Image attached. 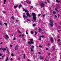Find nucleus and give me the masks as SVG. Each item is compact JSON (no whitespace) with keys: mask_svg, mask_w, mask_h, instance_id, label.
Returning <instances> with one entry per match:
<instances>
[{"mask_svg":"<svg viewBox=\"0 0 61 61\" xmlns=\"http://www.w3.org/2000/svg\"><path fill=\"white\" fill-rule=\"evenodd\" d=\"M23 11H24L25 12H27V13H26V14L27 16L29 17H31V15L30 14H29V13L28 12V10H26L24 8H23Z\"/></svg>","mask_w":61,"mask_h":61,"instance_id":"obj_1","label":"nucleus"},{"mask_svg":"<svg viewBox=\"0 0 61 61\" xmlns=\"http://www.w3.org/2000/svg\"><path fill=\"white\" fill-rule=\"evenodd\" d=\"M31 15H33V19L34 21H35L36 20V15L35 14V13H32Z\"/></svg>","mask_w":61,"mask_h":61,"instance_id":"obj_2","label":"nucleus"},{"mask_svg":"<svg viewBox=\"0 0 61 61\" xmlns=\"http://www.w3.org/2000/svg\"><path fill=\"white\" fill-rule=\"evenodd\" d=\"M30 41H29L28 42V44L29 45H30V46H31V44H34V42L33 41V40L32 39H30Z\"/></svg>","mask_w":61,"mask_h":61,"instance_id":"obj_3","label":"nucleus"},{"mask_svg":"<svg viewBox=\"0 0 61 61\" xmlns=\"http://www.w3.org/2000/svg\"><path fill=\"white\" fill-rule=\"evenodd\" d=\"M49 22L50 23V25L51 26V27H52V26H53V25H54V23H53V20H50Z\"/></svg>","mask_w":61,"mask_h":61,"instance_id":"obj_4","label":"nucleus"},{"mask_svg":"<svg viewBox=\"0 0 61 61\" xmlns=\"http://www.w3.org/2000/svg\"><path fill=\"white\" fill-rule=\"evenodd\" d=\"M56 8L55 9V10H56V11H57L58 12H59V11L58 10H57V9H59V7L56 6Z\"/></svg>","mask_w":61,"mask_h":61,"instance_id":"obj_5","label":"nucleus"},{"mask_svg":"<svg viewBox=\"0 0 61 61\" xmlns=\"http://www.w3.org/2000/svg\"><path fill=\"white\" fill-rule=\"evenodd\" d=\"M18 45L16 46L15 49V50H18Z\"/></svg>","mask_w":61,"mask_h":61,"instance_id":"obj_6","label":"nucleus"},{"mask_svg":"<svg viewBox=\"0 0 61 61\" xmlns=\"http://www.w3.org/2000/svg\"><path fill=\"white\" fill-rule=\"evenodd\" d=\"M40 5L41 7H44V6H45V4L43 3H41L40 4Z\"/></svg>","mask_w":61,"mask_h":61,"instance_id":"obj_7","label":"nucleus"},{"mask_svg":"<svg viewBox=\"0 0 61 61\" xmlns=\"http://www.w3.org/2000/svg\"><path fill=\"white\" fill-rule=\"evenodd\" d=\"M8 49V48L7 47L5 48H3L2 49V50H3V51H5L6 50H7Z\"/></svg>","mask_w":61,"mask_h":61,"instance_id":"obj_8","label":"nucleus"},{"mask_svg":"<svg viewBox=\"0 0 61 61\" xmlns=\"http://www.w3.org/2000/svg\"><path fill=\"white\" fill-rule=\"evenodd\" d=\"M8 38L9 37L8 36H7V35H6L5 36V38L6 39H8Z\"/></svg>","mask_w":61,"mask_h":61,"instance_id":"obj_9","label":"nucleus"},{"mask_svg":"<svg viewBox=\"0 0 61 61\" xmlns=\"http://www.w3.org/2000/svg\"><path fill=\"white\" fill-rule=\"evenodd\" d=\"M50 40L51 42H53V41H54V40H53V38H51V39H50Z\"/></svg>","mask_w":61,"mask_h":61,"instance_id":"obj_10","label":"nucleus"},{"mask_svg":"<svg viewBox=\"0 0 61 61\" xmlns=\"http://www.w3.org/2000/svg\"><path fill=\"white\" fill-rule=\"evenodd\" d=\"M23 17L24 18H26L27 17V16L25 15H23Z\"/></svg>","mask_w":61,"mask_h":61,"instance_id":"obj_11","label":"nucleus"},{"mask_svg":"<svg viewBox=\"0 0 61 61\" xmlns=\"http://www.w3.org/2000/svg\"><path fill=\"white\" fill-rule=\"evenodd\" d=\"M40 59H43V57L41 56L40 57Z\"/></svg>","mask_w":61,"mask_h":61,"instance_id":"obj_12","label":"nucleus"},{"mask_svg":"<svg viewBox=\"0 0 61 61\" xmlns=\"http://www.w3.org/2000/svg\"><path fill=\"white\" fill-rule=\"evenodd\" d=\"M41 30H41V28H39L38 30L39 31V32H40V31H41Z\"/></svg>","mask_w":61,"mask_h":61,"instance_id":"obj_13","label":"nucleus"},{"mask_svg":"<svg viewBox=\"0 0 61 61\" xmlns=\"http://www.w3.org/2000/svg\"><path fill=\"white\" fill-rule=\"evenodd\" d=\"M31 49H34V46H31Z\"/></svg>","mask_w":61,"mask_h":61,"instance_id":"obj_14","label":"nucleus"},{"mask_svg":"<svg viewBox=\"0 0 61 61\" xmlns=\"http://www.w3.org/2000/svg\"><path fill=\"white\" fill-rule=\"evenodd\" d=\"M0 25H1V26H2L3 24L2 23V22H0Z\"/></svg>","mask_w":61,"mask_h":61,"instance_id":"obj_15","label":"nucleus"},{"mask_svg":"<svg viewBox=\"0 0 61 61\" xmlns=\"http://www.w3.org/2000/svg\"><path fill=\"white\" fill-rule=\"evenodd\" d=\"M52 47L54 50H55V47L54 46H53V47Z\"/></svg>","mask_w":61,"mask_h":61,"instance_id":"obj_16","label":"nucleus"},{"mask_svg":"<svg viewBox=\"0 0 61 61\" xmlns=\"http://www.w3.org/2000/svg\"><path fill=\"white\" fill-rule=\"evenodd\" d=\"M4 24L5 25H6V26H7V23H4Z\"/></svg>","mask_w":61,"mask_h":61,"instance_id":"obj_17","label":"nucleus"},{"mask_svg":"<svg viewBox=\"0 0 61 61\" xmlns=\"http://www.w3.org/2000/svg\"><path fill=\"white\" fill-rule=\"evenodd\" d=\"M53 14H56V12L55 11H53Z\"/></svg>","mask_w":61,"mask_h":61,"instance_id":"obj_18","label":"nucleus"},{"mask_svg":"<svg viewBox=\"0 0 61 61\" xmlns=\"http://www.w3.org/2000/svg\"><path fill=\"white\" fill-rule=\"evenodd\" d=\"M56 1L57 2V3H59V2H60V1H58V0H56Z\"/></svg>","mask_w":61,"mask_h":61,"instance_id":"obj_19","label":"nucleus"},{"mask_svg":"<svg viewBox=\"0 0 61 61\" xmlns=\"http://www.w3.org/2000/svg\"><path fill=\"white\" fill-rule=\"evenodd\" d=\"M33 25L34 27H35V26H36V24H34Z\"/></svg>","mask_w":61,"mask_h":61,"instance_id":"obj_20","label":"nucleus"},{"mask_svg":"<svg viewBox=\"0 0 61 61\" xmlns=\"http://www.w3.org/2000/svg\"><path fill=\"white\" fill-rule=\"evenodd\" d=\"M24 56H23V58L24 59H25V54H24Z\"/></svg>","mask_w":61,"mask_h":61,"instance_id":"obj_21","label":"nucleus"},{"mask_svg":"<svg viewBox=\"0 0 61 61\" xmlns=\"http://www.w3.org/2000/svg\"><path fill=\"white\" fill-rule=\"evenodd\" d=\"M21 6H22V5H21V4H20V5L19 6V8H20V7H21Z\"/></svg>","mask_w":61,"mask_h":61,"instance_id":"obj_22","label":"nucleus"},{"mask_svg":"<svg viewBox=\"0 0 61 61\" xmlns=\"http://www.w3.org/2000/svg\"><path fill=\"white\" fill-rule=\"evenodd\" d=\"M8 57H7L6 60V61H8Z\"/></svg>","mask_w":61,"mask_h":61,"instance_id":"obj_23","label":"nucleus"},{"mask_svg":"<svg viewBox=\"0 0 61 61\" xmlns=\"http://www.w3.org/2000/svg\"><path fill=\"white\" fill-rule=\"evenodd\" d=\"M11 56H14V53H12Z\"/></svg>","mask_w":61,"mask_h":61,"instance_id":"obj_24","label":"nucleus"},{"mask_svg":"<svg viewBox=\"0 0 61 61\" xmlns=\"http://www.w3.org/2000/svg\"><path fill=\"white\" fill-rule=\"evenodd\" d=\"M40 37L41 38V37H42V38H43V37H44V35H43L41 36H40Z\"/></svg>","mask_w":61,"mask_h":61,"instance_id":"obj_25","label":"nucleus"},{"mask_svg":"<svg viewBox=\"0 0 61 61\" xmlns=\"http://www.w3.org/2000/svg\"><path fill=\"white\" fill-rule=\"evenodd\" d=\"M36 34H37V32H36V31L35 34V36H36Z\"/></svg>","mask_w":61,"mask_h":61,"instance_id":"obj_26","label":"nucleus"},{"mask_svg":"<svg viewBox=\"0 0 61 61\" xmlns=\"http://www.w3.org/2000/svg\"><path fill=\"white\" fill-rule=\"evenodd\" d=\"M27 21H31V20L28 19H27Z\"/></svg>","mask_w":61,"mask_h":61,"instance_id":"obj_27","label":"nucleus"},{"mask_svg":"<svg viewBox=\"0 0 61 61\" xmlns=\"http://www.w3.org/2000/svg\"><path fill=\"white\" fill-rule=\"evenodd\" d=\"M33 49H31V52H33Z\"/></svg>","mask_w":61,"mask_h":61,"instance_id":"obj_28","label":"nucleus"},{"mask_svg":"<svg viewBox=\"0 0 61 61\" xmlns=\"http://www.w3.org/2000/svg\"><path fill=\"white\" fill-rule=\"evenodd\" d=\"M39 47H42V46L40 45L39 46Z\"/></svg>","mask_w":61,"mask_h":61,"instance_id":"obj_29","label":"nucleus"},{"mask_svg":"<svg viewBox=\"0 0 61 61\" xmlns=\"http://www.w3.org/2000/svg\"><path fill=\"white\" fill-rule=\"evenodd\" d=\"M11 18H12V19H14V17L13 16H12L11 17Z\"/></svg>","mask_w":61,"mask_h":61,"instance_id":"obj_30","label":"nucleus"},{"mask_svg":"<svg viewBox=\"0 0 61 61\" xmlns=\"http://www.w3.org/2000/svg\"><path fill=\"white\" fill-rule=\"evenodd\" d=\"M24 35H25V34L23 33V34L22 35V36H24Z\"/></svg>","mask_w":61,"mask_h":61,"instance_id":"obj_31","label":"nucleus"},{"mask_svg":"<svg viewBox=\"0 0 61 61\" xmlns=\"http://www.w3.org/2000/svg\"><path fill=\"white\" fill-rule=\"evenodd\" d=\"M40 37L39 40H40V41H41V38L40 37Z\"/></svg>","mask_w":61,"mask_h":61,"instance_id":"obj_32","label":"nucleus"},{"mask_svg":"<svg viewBox=\"0 0 61 61\" xmlns=\"http://www.w3.org/2000/svg\"><path fill=\"white\" fill-rule=\"evenodd\" d=\"M26 34H27V35H28V33H27V30H26Z\"/></svg>","mask_w":61,"mask_h":61,"instance_id":"obj_33","label":"nucleus"},{"mask_svg":"<svg viewBox=\"0 0 61 61\" xmlns=\"http://www.w3.org/2000/svg\"><path fill=\"white\" fill-rule=\"evenodd\" d=\"M58 18H59V16H60V14H58Z\"/></svg>","mask_w":61,"mask_h":61,"instance_id":"obj_34","label":"nucleus"},{"mask_svg":"<svg viewBox=\"0 0 61 61\" xmlns=\"http://www.w3.org/2000/svg\"><path fill=\"white\" fill-rule=\"evenodd\" d=\"M3 48L1 47L0 48V50L1 51L2 49H3Z\"/></svg>","mask_w":61,"mask_h":61,"instance_id":"obj_35","label":"nucleus"},{"mask_svg":"<svg viewBox=\"0 0 61 61\" xmlns=\"http://www.w3.org/2000/svg\"><path fill=\"white\" fill-rule=\"evenodd\" d=\"M7 53H8V54H9V51H7Z\"/></svg>","mask_w":61,"mask_h":61,"instance_id":"obj_36","label":"nucleus"},{"mask_svg":"<svg viewBox=\"0 0 61 61\" xmlns=\"http://www.w3.org/2000/svg\"><path fill=\"white\" fill-rule=\"evenodd\" d=\"M13 40H15V37H14L13 39Z\"/></svg>","mask_w":61,"mask_h":61,"instance_id":"obj_37","label":"nucleus"},{"mask_svg":"<svg viewBox=\"0 0 61 61\" xmlns=\"http://www.w3.org/2000/svg\"><path fill=\"white\" fill-rule=\"evenodd\" d=\"M38 53L39 54H40L41 55V52H39Z\"/></svg>","mask_w":61,"mask_h":61,"instance_id":"obj_38","label":"nucleus"},{"mask_svg":"<svg viewBox=\"0 0 61 61\" xmlns=\"http://www.w3.org/2000/svg\"><path fill=\"white\" fill-rule=\"evenodd\" d=\"M41 15V14H38V16H40Z\"/></svg>","mask_w":61,"mask_h":61,"instance_id":"obj_39","label":"nucleus"},{"mask_svg":"<svg viewBox=\"0 0 61 61\" xmlns=\"http://www.w3.org/2000/svg\"><path fill=\"white\" fill-rule=\"evenodd\" d=\"M58 41L59 42V41H60V39H58Z\"/></svg>","mask_w":61,"mask_h":61,"instance_id":"obj_40","label":"nucleus"},{"mask_svg":"<svg viewBox=\"0 0 61 61\" xmlns=\"http://www.w3.org/2000/svg\"><path fill=\"white\" fill-rule=\"evenodd\" d=\"M18 33H21V32L19 30H18Z\"/></svg>","mask_w":61,"mask_h":61,"instance_id":"obj_41","label":"nucleus"},{"mask_svg":"<svg viewBox=\"0 0 61 61\" xmlns=\"http://www.w3.org/2000/svg\"><path fill=\"white\" fill-rule=\"evenodd\" d=\"M31 34H33V31H31Z\"/></svg>","mask_w":61,"mask_h":61,"instance_id":"obj_42","label":"nucleus"},{"mask_svg":"<svg viewBox=\"0 0 61 61\" xmlns=\"http://www.w3.org/2000/svg\"><path fill=\"white\" fill-rule=\"evenodd\" d=\"M46 50H48V48H46Z\"/></svg>","mask_w":61,"mask_h":61,"instance_id":"obj_43","label":"nucleus"},{"mask_svg":"<svg viewBox=\"0 0 61 61\" xmlns=\"http://www.w3.org/2000/svg\"><path fill=\"white\" fill-rule=\"evenodd\" d=\"M47 2L48 3H49V1L48 0H47Z\"/></svg>","mask_w":61,"mask_h":61,"instance_id":"obj_44","label":"nucleus"},{"mask_svg":"<svg viewBox=\"0 0 61 61\" xmlns=\"http://www.w3.org/2000/svg\"><path fill=\"white\" fill-rule=\"evenodd\" d=\"M31 1H30V2H29V4H31Z\"/></svg>","mask_w":61,"mask_h":61,"instance_id":"obj_45","label":"nucleus"},{"mask_svg":"<svg viewBox=\"0 0 61 61\" xmlns=\"http://www.w3.org/2000/svg\"><path fill=\"white\" fill-rule=\"evenodd\" d=\"M45 15H44L43 16V17H45Z\"/></svg>","mask_w":61,"mask_h":61,"instance_id":"obj_46","label":"nucleus"},{"mask_svg":"<svg viewBox=\"0 0 61 61\" xmlns=\"http://www.w3.org/2000/svg\"><path fill=\"white\" fill-rule=\"evenodd\" d=\"M14 7L15 8H16V7H17V6H14Z\"/></svg>","mask_w":61,"mask_h":61,"instance_id":"obj_47","label":"nucleus"},{"mask_svg":"<svg viewBox=\"0 0 61 61\" xmlns=\"http://www.w3.org/2000/svg\"><path fill=\"white\" fill-rule=\"evenodd\" d=\"M45 60H46V61H48L47 60V59H45Z\"/></svg>","mask_w":61,"mask_h":61,"instance_id":"obj_48","label":"nucleus"},{"mask_svg":"<svg viewBox=\"0 0 61 61\" xmlns=\"http://www.w3.org/2000/svg\"><path fill=\"white\" fill-rule=\"evenodd\" d=\"M4 1L5 2H6V0H4Z\"/></svg>","mask_w":61,"mask_h":61,"instance_id":"obj_49","label":"nucleus"},{"mask_svg":"<svg viewBox=\"0 0 61 61\" xmlns=\"http://www.w3.org/2000/svg\"><path fill=\"white\" fill-rule=\"evenodd\" d=\"M5 56H2V58H3V57H5Z\"/></svg>","mask_w":61,"mask_h":61,"instance_id":"obj_50","label":"nucleus"},{"mask_svg":"<svg viewBox=\"0 0 61 61\" xmlns=\"http://www.w3.org/2000/svg\"><path fill=\"white\" fill-rule=\"evenodd\" d=\"M23 40H24V41H25V39H23Z\"/></svg>","mask_w":61,"mask_h":61,"instance_id":"obj_51","label":"nucleus"},{"mask_svg":"<svg viewBox=\"0 0 61 61\" xmlns=\"http://www.w3.org/2000/svg\"><path fill=\"white\" fill-rule=\"evenodd\" d=\"M55 17H57V16L56 15H55Z\"/></svg>","mask_w":61,"mask_h":61,"instance_id":"obj_52","label":"nucleus"},{"mask_svg":"<svg viewBox=\"0 0 61 61\" xmlns=\"http://www.w3.org/2000/svg\"><path fill=\"white\" fill-rule=\"evenodd\" d=\"M26 2H27V3H28V0H26Z\"/></svg>","mask_w":61,"mask_h":61,"instance_id":"obj_53","label":"nucleus"},{"mask_svg":"<svg viewBox=\"0 0 61 61\" xmlns=\"http://www.w3.org/2000/svg\"><path fill=\"white\" fill-rule=\"evenodd\" d=\"M45 4H47V2H45Z\"/></svg>","mask_w":61,"mask_h":61,"instance_id":"obj_54","label":"nucleus"},{"mask_svg":"<svg viewBox=\"0 0 61 61\" xmlns=\"http://www.w3.org/2000/svg\"><path fill=\"white\" fill-rule=\"evenodd\" d=\"M23 1H21V3H22V4H23Z\"/></svg>","mask_w":61,"mask_h":61,"instance_id":"obj_55","label":"nucleus"},{"mask_svg":"<svg viewBox=\"0 0 61 61\" xmlns=\"http://www.w3.org/2000/svg\"><path fill=\"white\" fill-rule=\"evenodd\" d=\"M3 12L4 13H5V12L3 11Z\"/></svg>","mask_w":61,"mask_h":61,"instance_id":"obj_56","label":"nucleus"},{"mask_svg":"<svg viewBox=\"0 0 61 61\" xmlns=\"http://www.w3.org/2000/svg\"><path fill=\"white\" fill-rule=\"evenodd\" d=\"M48 56H50V53H49L48 54Z\"/></svg>","mask_w":61,"mask_h":61,"instance_id":"obj_57","label":"nucleus"},{"mask_svg":"<svg viewBox=\"0 0 61 61\" xmlns=\"http://www.w3.org/2000/svg\"><path fill=\"white\" fill-rule=\"evenodd\" d=\"M0 56H2V54L1 53L0 54Z\"/></svg>","mask_w":61,"mask_h":61,"instance_id":"obj_58","label":"nucleus"},{"mask_svg":"<svg viewBox=\"0 0 61 61\" xmlns=\"http://www.w3.org/2000/svg\"><path fill=\"white\" fill-rule=\"evenodd\" d=\"M36 5L37 6H38V4H36Z\"/></svg>","mask_w":61,"mask_h":61,"instance_id":"obj_59","label":"nucleus"},{"mask_svg":"<svg viewBox=\"0 0 61 61\" xmlns=\"http://www.w3.org/2000/svg\"><path fill=\"white\" fill-rule=\"evenodd\" d=\"M21 36V35H19V37H20V36Z\"/></svg>","mask_w":61,"mask_h":61,"instance_id":"obj_60","label":"nucleus"},{"mask_svg":"<svg viewBox=\"0 0 61 61\" xmlns=\"http://www.w3.org/2000/svg\"><path fill=\"white\" fill-rule=\"evenodd\" d=\"M10 47H12V45H10Z\"/></svg>","mask_w":61,"mask_h":61,"instance_id":"obj_61","label":"nucleus"},{"mask_svg":"<svg viewBox=\"0 0 61 61\" xmlns=\"http://www.w3.org/2000/svg\"><path fill=\"white\" fill-rule=\"evenodd\" d=\"M50 45V44L49 43L48 44V46H49V45Z\"/></svg>","mask_w":61,"mask_h":61,"instance_id":"obj_62","label":"nucleus"},{"mask_svg":"<svg viewBox=\"0 0 61 61\" xmlns=\"http://www.w3.org/2000/svg\"><path fill=\"white\" fill-rule=\"evenodd\" d=\"M31 8H33V6H31Z\"/></svg>","mask_w":61,"mask_h":61,"instance_id":"obj_63","label":"nucleus"},{"mask_svg":"<svg viewBox=\"0 0 61 61\" xmlns=\"http://www.w3.org/2000/svg\"><path fill=\"white\" fill-rule=\"evenodd\" d=\"M28 61H30V60H29L28 59Z\"/></svg>","mask_w":61,"mask_h":61,"instance_id":"obj_64","label":"nucleus"}]
</instances>
